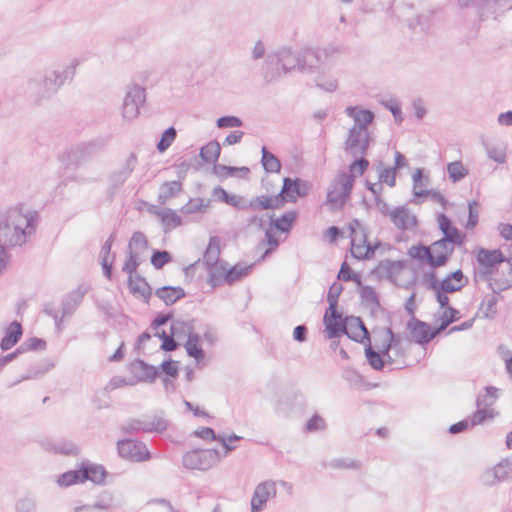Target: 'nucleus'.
<instances>
[{
	"label": "nucleus",
	"mask_w": 512,
	"mask_h": 512,
	"mask_svg": "<svg viewBox=\"0 0 512 512\" xmlns=\"http://www.w3.org/2000/svg\"><path fill=\"white\" fill-rule=\"evenodd\" d=\"M252 268L253 264L242 267L237 263L232 267H229L227 271H224L220 277H216L214 274H211L207 279V283L210 284L212 288L220 287L223 284L232 285L248 276L251 273Z\"/></svg>",
	"instance_id": "nucleus-13"
},
{
	"label": "nucleus",
	"mask_w": 512,
	"mask_h": 512,
	"mask_svg": "<svg viewBox=\"0 0 512 512\" xmlns=\"http://www.w3.org/2000/svg\"><path fill=\"white\" fill-rule=\"evenodd\" d=\"M158 368L159 375L162 372L165 377H170L172 379H177L179 376V362L171 358L163 360Z\"/></svg>",
	"instance_id": "nucleus-52"
},
{
	"label": "nucleus",
	"mask_w": 512,
	"mask_h": 512,
	"mask_svg": "<svg viewBox=\"0 0 512 512\" xmlns=\"http://www.w3.org/2000/svg\"><path fill=\"white\" fill-rule=\"evenodd\" d=\"M453 252L454 248H451L447 253H439V255L435 256L431 253V249L428 246L418 243L409 248L408 255L420 263L428 264L432 269H436L445 266Z\"/></svg>",
	"instance_id": "nucleus-12"
},
{
	"label": "nucleus",
	"mask_w": 512,
	"mask_h": 512,
	"mask_svg": "<svg viewBox=\"0 0 512 512\" xmlns=\"http://www.w3.org/2000/svg\"><path fill=\"white\" fill-rule=\"evenodd\" d=\"M212 195L216 197L218 201L228 204L238 210L248 209L247 202L242 196L231 194L221 186L215 187L212 191Z\"/></svg>",
	"instance_id": "nucleus-29"
},
{
	"label": "nucleus",
	"mask_w": 512,
	"mask_h": 512,
	"mask_svg": "<svg viewBox=\"0 0 512 512\" xmlns=\"http://www.w3.org/2000/svg\"><path fill=\"white\" fill-rule=\"evenodd\" d=\"M177 132L176 129L173 126L168 127L165 129L160 137V140L158 141L156 148L159 152L166 151L171 144L174 142L176 138Z\"/></svg>",
	"instance_id": "nucleus-51"
},
{
	"label": "nucleus",
	"mask_w": 512,
	"mask_h": 512,
	"mask_svg": "<svg viewBox=\"0 0 512 512\" xmlns=\"http://www.w3.org/2000/svg\"><path fill=\"white\" fill-rule=\"evenodd\" d=\"M391 222L403 231L417 226L418 219L416 215H410L409 210L405 206H399L391 210L389 213Z\"/></svg>",
	"instance_id": "nucleus-23"
},
{
	"label": "nucleus",
	"mask_w": 512,
	"mask_h": 512,
	"mask_svg": "<svg viewBox=\"0 0 512 512\" xmlns=\"http://www.w3.org/2000/svg\"><path fill=\"white\" fill-rule=\"evenodd\" d=\"M105 144L106 141L102 138L76 144L65 152L61 160H83L84 158L93 156L97 151L101 150Z\"/></svg>",
	"instance_id": "nucleus-15"
},
{
	"label": "nucleus",
	"mask_w": 512,
	"mask_h": 512,
	"mask_svg": "<svg viewBox=\"0 0 512 512\" xmlns=\"http://www.w3.org/2000/svg\"><path fill=\"white\" fill-rule=\"evenodd\" d=\"M447 172L449 179L453 183H456L468 174V169L463 166V162H448Z\"/></svg>",
	"instance_id": "nucleus-49"
},
{
	"label": "nucleus",
	"mask_w": 512,
	"mask_h": 512,
	"mask_svg": "<svg viewBox=\"0 0 512 512\" xmlns=\"http://www.w3.org/2000/svg\"><path fill=\"white\" fill-rule=\"evenodd\" d=\"M352 192V179L344 174H338L332 189H328L326 204L331 212L343 209Z\"/></svg>",
	"instance_id": "nucleus-7"
},
{
	"label": "nucleus",
	"mask_w": 512,
	"mask_h": 512,
	"mask_svg": "<svg viewBox=\"0 0 512 512\" xmlns=\"http://www.w3.org/2000/svg\"><path fill=\"white\" fill-rule=\"evenodd\" d=\"M285 203V197L281 193L275 196H257L249 203L248 208L251 207L254 210H267L280 208Z\"/></svg>",
	"instance_id": "nucleus-27"
},
{
	"label": "nucleus",
	"mask_w": 512,
	"mask_h": 512,
	"mask_svg": "<svg viewBox=\"0 0 512 512\" xmlns=\"http://www.w3.org/2000/svg\"><path fill=\"white\" fill-rule=\"evenodd\" d=\"M243 125V121L234 115H224L216 120V126L220 129L223 128H238Z\"/></svg>",
	"instance_id": "nucleus-64"
},
{
	"label": "nucleus",
	"mask_w": 512,
	"mask_h": 512,
	"mask_svg": "<svg viewBox=\"0 0 512 512\" xmlns=\"http://www.w3.org/2000/svg\"><path fill=\"white\" fill-rule=\"evenodd\" d=\"M406 329L410 332L411 340L421 346H426L432 341L430 324L415 316L406 323Z\"/></svg>",
	"instance_id": "nucleus-17"
},
{
	"label": "nucleus",
	"mask_w": 512,
	"mask_h": 512,
	"mask_svg": "<svg viewBox=\"0 0 512 512\" xmlns=\"http://www.w3.org/2000/svg\"><path fill=\"white\" fill-rule=\"evenodd\" d=\"M299 213L297 210H290L283 213L280 217H270V227L280 233L288 234L293 229L294 224L298 219Z\"/></svg>",
	"instance_id": "nucleus-26"
},
{
	"label": "nucleus",
	"mask_w": 512,
	"mask_h": 512,
	"mask_svg": "<svg viewBox=\"0 0 512 512\" xmlns=\"http://www.w3.org/2000/svg\"><path fill=\"white\" fill-rule=\"evenodd\" d=\"M408 162H394L393 167H387L380 171L379 181L386 183L390 187L396 184V173L399 169L405 167Z\"/></svg>",
	"instance_id": "nucleus-45"
},
{
	"label": "nucleus",
	"mask_w": 512,
	"mask_h": 512,
	"mask_svg": "<svg viewBox=\"0 0 512 512\" xmlns=\"http://www.w3.org/2000/svg\"><path fill=\"white\" fill-rule=\"evenodd\" d=\"M275 493L276 489L274 482L267 481L258 484L251 498V512H261L266 506L270 495Z\"/></svg>",
	"instance_id": "nucleus-21"
},
{
	"label": "nucleus",
	"mask_w": 512,
	"mask_h": 512,
	"mask_svg": "<svg viewBox=\"0 0 512 512\" xmlns=\"http://www.w3.org/2000/svg\"><path fill=\"white\" fill-rule=\"evenodd\" d=\"M83 483L90 481L95 485H105V479L108 476L106 468L102 464L93 463L89 460H83L79 463Z\"/></svg>",
	"instance_id": "nucleus-18"
},
{
	"label": "nucleus",
	"mask_w": 512,
	"mask_h": 512,
	"mask_svg": "<svg viewBox=\"0 0 512 512\" xmlns=\"http://www.w3.org/2000/svg\"><path fill=\"white\" fill-rule=\"evenodd\" d=\"M136 280L142 283V286L133 283V279L128 277V288L132 294H140L145 303H149L152 296V288L148 281L140 274H136Z\"/></svg>",
	"instance_id": "nucleus-35"
},
{
	"label": "nucleus",
	"mask_w": 512,
	"mask_h": 512,
	"mask_svg": "<svg viewBox=\"0 0 512 512\" xmlns=\"http://www.w3.org/2000/svg\"><path fill=\"white\" fill-rule=\"evenodd\" d=\"M20 345L24 353L28 351H42L47 347L46 341L38 337H30L23 341Z\"/></svg>",
	"instance_id": "nucleus-59"
},
{
	"label": "nucleus",
	"mask_w": 512,
	"mask_h": 512,
	"mask_svg": "<svg viewBox=\"0 0 512 512\" xmlns=\"http://www.w3.org/2000/svg\"><path fill=\"white\" fill-rule=\"evenodd\" d=\"M497 474L499 482L507 481L512 473V460L504 458L492 467Z\"/></svg>",
	"instance_id": "nucleus-50"
},
{
	"label": "nucleus",
	"mask_w": 512,
	"mask_h": 512,
	"mask_svg": "<svg viewBox=\"0 0 512 512\" xmlns=\"http://www.w3.org/2000/svg\"><path fill=\"white\" fill-rule=\"evenodd\" d=\"M330 52L319 47H305L300 51L299 71L306 74L324 75Z\"/></svg>",
	"instance_id": "nucleus-6"
},
{
	"label": "nucleus",
	"mask_w": 512,
	"mask_h": 512,
	"mask_svg": "<svg viewBox=\"0 0 512 512\" xmlns=\"http://www.w3.org/2000/svg\"><path fill=\"white\" fill-rule=\"evenodd\" d=\"M362 242L365 247V252L363 254H357L353 248L351 249V256L356 260H370L374 257L376 250L380 247L381 242L377 241L372 244L367 240V233L363 232L362 234Z\"/></svg>",
	"instance_id": "nucleus-44"
},
{
	"label": "nucleus",
	"mask_w": 512,
	"mask_h": 512,
	"mask_svg": "<svg viewBox=\"0 0 512 512\" xmlns=\"http://www.w3.org/2000/svg\"><path fill=\"white\" fill-rule=\"evenodd\" d=\"M156 214L161 217L162 224L165 227L164 232H168L169 229L176 228L182 224L181 217L171 208L156 211Z\"/></svg>",
	"instance_id": "nucleus-37"
},
{
	"label": "nucleus",
	"mask_w": 512,
	"mask_h": 512,
	"mask_svg": "<svg viewBox=\"0 0 512 512\" xmlns=\"http://www.w3.org/2000/svg\"><path fill=\"white\" fill-rule=\"evenodd\" d=\"M79 63L78 59H73L63 71L45 70L42 76L30 79L25 90L27 99L33 105H40L43 100L51 98L66 81L73 80Z\"/></svg>",
	"instance_id": "nucleus-2"
},
{
	"label": "nucleus",
	"mask_w": 512,
	"mask_h": 512,
	"mask_svg": "<svg viewBox=\"0 0 512 512\" xmlns=\"http://www.w3.org/2000/svg\"><path fill=\"white\" fill-rule=\"evenodd\" d=\"M128 369L139 382L153 383L159 377V368L142 359H135L128 365Z\"/></svg>",
	"instance_id": "nucleus-19"
},
{
	"label": "nucleus",
	"mask_w": 512,
	"mask_h": 512,
	"mask_svg": "<svg viewBox=\"0 0 512 512\" xmlns=\"http://www.w3.org/2000/svg\"><path fill=\"white\" fill-rule=\"evenodd\" d=\"M364 354L370 367L376 371H383L385 361L383 360L379 350L372 347L371 339L364 343Z\"/></svg>",
	"instance_id": "nucleus-36"
},
{
	"label": "nucleus",
	"mask_w": 512,
	"mask_h": 512,
	"mask_svg": "<svg viewBox=\"0 0 512 512\" xmlns=\"http://www.w3.org/2000/svg\"><path fill=\"white\" fill-rule=\"evenodd\" d=\"M22 222L21 208H10L0 214V242L8 248L25 244L27 232L22 228Z\"/></svg>",
	"instance_id": "nucleus-3"
},
{
	"label": "nucleus",
	"mask_w": 512,
	"mask_h": 512,
	"mask_svg": "<svg viewBox=\"0 0 512 512\" xmlns=\"http://www.w3.org/2000/svg\"><path fill=\"white\" fill-rule=\"evenodd\" d=\"M512 0H458L461 8H474L480 21L491 15L510 10Z\"/></svg>",
	"instance_id": "nucleus-8"
},
{
	"label": "nucleus",
	"mask_w": 512,
	"mask_h": 512,
	"mask_svg": "<svg viewBox=\"0 0 512 512\" xmlns=\"http://www.w3.org/2000/svg\"><path fill=\"white\" fill-rule=\"evenodd\" d=\"M390 153L391 149L388 143H377L374 138L373 144L367 148V157H372L373 160H384L389 157Z\"/></svg>",
	"instance_id": "nucleus-42"
},
{
	"label": "nucleus",
	"mask_w": 512,
	"mask_h": 512,
	"mask_svg": "<svg viewBox=\"0 0 512 512\" xmlns=\"http://www.w3.org/2000/svg\"><path fill=\"white\" fill-rule=\"evenodd\" d=\"M265 245H268V248L264 251L261 257L257 260L258 262L264 261L269 255H271L279 246V240L274 236L271 230L267 229L265 231V239L261 240L257 244V248L261 249Z\"/></svg>",
	"instance_id": "nucleus-41"
},
{
	"label": "nucleus",
	"mask_w": 512,
	"mask_h": 512,
	"mask_svg": "<svg viewBox=\"0 0 512 512\" xmlns=\"http://www.w3.org/2000/svg\"><path fill=\"white\" fill-rule=\"evenodd\" d=\"M222 454L217 449H192L182 456V465L190 470L206 471L221 461Z\"/></svg>",
	"instance_id": "nucleus-5"
},
{
	"label": "nucleus",
	"mask_w": 512,
	"mask_h": 512,
	"mask_svg": "<svg viewBox=\"0 0 512 512\" xmlns=\"http://www.w3.org/2000/svg\"><path fill=\"white\" fill-rule=\"evenodd\" d=\"M221 154V145L217 140H211L202 146L197 155L189 157L188 160H219ZM184 155L179 160H185Z\"/></svg>",
	"instance_id": "nucleus-30"
},
{
	"label": "nucleus",
	"mask_w": 512,
	"mask_h": 512,
	"mask_svg": "<svg viewBox=\"0 0 512 512\" xmlns=\"http://www.w3.org/2000/svg\"><path fill=\"white\" fill-rule=\"evenodd\" d=\"M479 274L488 282H492L491 275L504 263V253L500 249H487L480 247L476 254Z\"/></svg>",
	"instance_id": "nucleus-9"
},
{
	"label": "nucleus",
	"mask_w": 512,
	"mask_h": 512,
	"mask_svg": "<svg viewBox=\"0 0 512 512\" xmlns=\"http://www.w3.org/2000/svg\"><path fill=\"white\" fill-rule=\"evenodd\" d=\"M344 287L338 282H334L329 287L327 293L328 307L323 316V324L325 326V336L327 339L339 338L345 330V323L340 322L341 312L338 310L339 296Z\"/></svg>",
	"instance_id": "nucleus-4"
},
{
	"label": "nucleus",
	"mask_w": 512,
	"mask_h": 512,
	"mask_svg": "<svg viewBox=\"0 0 512 512\" xmlns=\"http://www.w3.org/2000/svg\"><path fill=\"white\" fill-rule=\"evenodd\" d=\"M146 101V90L138 84H133L127 88L123 104L122 117L124 120L131 121L138 117L140 106Z\"/></svg>",
	"instance_id": "nucleus-11"
},
{
	"label": "nucleus",
	"mask_w": 512,
	"mask_h": 512,
	"mask_svg": "<svg viewBox=\"0 0 512 512\" xmlns=\"http://www.w3.org/2000/svg\"><path fill=\"white\" fill-rule=\"evenodd\" d=\"M279 58L282 71L284 74L290 73L292 70L297 69L299 71L300 65V52L297 54L289 47H282L275 51Z\"/></svg>",
	"instance_id": "nucleus-25"
},
{
	"label": "nucleus",
	"mask_w": 512,
	"mask_h": 512,
	"mask_svg": "<svg viewBox=\"0 0 512 512\" xmlns=\"http://www.w3.org/2000/svg\"><path fill=\"white\" fill-rule=\"evenodd\" d=\"M160 414L161 415H154L151 421H147L148 429H146V433L161 434L167 430L169 422L164 418L163 411H161Z\"/></svg>",
	"instance_id": "nucleus-48"
},
{
	"label": "nucleus",
	"mask_w": 512,
	"mask_h": 512,
	"mask_svg": "<svg viewBox=\"0 0 512 512\" xmlns=\"http://www.w3.org/2000/svg\"><path fill=\"white\" fill-rule=\"evenodd\" d=\"M339 321L345 323V330L341 336L346 335L354 342L363 344L371 339L370 332L361 317L346 316L343 318V314L341 313V320Z\"/></svg>",
	"instance_id": "nucleus-14"
},
{
	"label": "nucleus",
	"mask_w": 512,
	"mask_h": 512,
	"mask_svg": "<svg viewBox=\"0 0 512 512\" xmlns=\"http://www.w3.org/2000/svg\"><path fill=\"white\" fill-rule=\"evenodd\" d=\"M89 287L80 284L76 289L66 294L62 299V317L71 316L78 306L82 303L84 296L88 292Z\"/></svg>",
	"instance_id": "nucleus-20"
},
{
	"label": "nucleus",
	"mask_w": 512,
	"mask_h": 512,
	"mask_svg": "<svg viewBox=\"0 0 512 512\" xmlns=\"http://www.w3.org/2000/svg\"><path fill=\"white\" fill-rule=\"evenodd\" d=\"M479 203L476 200H472L468 203V220L465 224L467 230L475 228L479 221Z\"/></svg>",
	"instance_id": "nucleus-61"
},
{
	"label": "nucleus",
	"mask_w": 512,
	"mask_h": 512,
	"mask_svg": "<svg viewBox=\"0 0 512 512\" xmlns=\"http://www.w3.org/2000/svg\"><path fill=\"white\" fill-rule=\"evenodd\" d=\"M200 341L201 337L199 334L190 332L189 338L184 344L187 355L194 358L197 364H200L205 359V351L202 349Z\"/></svg>",
	"instance_id": "nucleus-31"
},
{
	"label": "nucleus",
	"mask_w": 512,
	"mask_h": 512,
	"mask_svg": "<svg viewBox=\"0 0 512 512\" xmlns=\"http://www.w3.org/2000/svg\"><path fill=\"white\" fill-rule=\"evenodd\" d=\"M370 162H351L349 165V171H341L338 174H344L346 177H351L352 186L354 185L355 178L362 176L368 169Z\"/></svg>",
	"instance_id": "nucleus-56"
},
{
	"label": "nucleus",
	"mask_w": 512,
	"mask_h": 512,
	"mask_svg": "<svg viewBox=\"0 0 512 512\" xmlns=\"http://www.w3.org/2000/svg\"><path fill=\"white\" fill-rule=\"evenodd\" d=\"M488 287L492 290V294L491 295H487L483 301H482V305H486V311L484 313V316L486 318H494L495 314L497 313V310H496V304H497V301H498V298H497V294H498V291H496L495 287L493 286V283L492 282H489L488 283Z\"/></svg>",
	"instance_id": "nucleus-47"
},
{
	"label": "nucleus",
	"mask_w": 512,
	"mask_h": 512,
	"mask_svg": "<svg viewBox=\"0 0 512 512\" xmlns=\"http://www.w3.org/2000/svg\"><path fill=\"white\" fill-rule=\"evenodd\" d=\"M134 167L130 166V162H127V164L120 169L117 172H113L109 177V182L113 184L114 186H117L120 188L124 182L128 179L130 174L132 173Z\"/></svg>",
	"instance_id": "nucleus-53"
},
{
	"label": "nucleus",
	"mask_w": 512,
	"mask_h": 512,
	"mask_svg": "<svg viewBox=\"0 0 512 512\" xmlns=\"http://www.w3.org/2000/svg\"><path fill=\"white\" fill-rule=\"evenodd\" d=\"M140 264H141L140 254L138 252L129 250V257L125 261V263L122 267V271L126 272L129 275L128 277L132 278L133 274H135V275L137 274L136 273L137 268L139 267Z\"/></svg>",
	"instance_id": "nucleus-54"
},
{
	"label": "nucleus",
	"mask_w": 512,
	"mask_h": 512,
	"mask_svg": "<svg viewBox=\"0 0 512 512\" xmlns=\"http://www.w3.org/2000/svg\"><path fill=\"white\" fill-rule=\"evenodd\" d=\"M465 241L466 234L455 226L443 233L440 244L442 245L443 243H446L455 248V246H462Z\"/></svg>",
	"instance_id": "nucleus-43"
},
{
	"label": "nucleus",
	"mask_w": 512,
	"mask_h": 512,
	"mask_svg": "<svg viewBox=\"0 0 512 512\" xmlns=\"http://www.w3.org/2000/svg\"><path fill=\"white\" fill-rule=\"evenodd\" d=\"M309 188V183L301 178L285 177L280 193L285 197V202L295 203L298 197H304L308 194Z\"/></svg>",
	"instance_id": "nucleus-16"
},
{
	"label": "nucleus",
	"mask_w": 512,
	"mask_h": 512,
	"mask_svg": "<svg viewBox=\"0 0 512 512\" xmlns=\"http://www.w3.org/2000/svg\"><path fill=\"white\" fill-rule=\"evenodd\" d=\"M489 160H505L506 145L492 139H482Z\"/></svg>",
	"instance_id": "nucleus-34"
},
{
	"label": "nucleus",
	"mask_w": 512,
	"mask_h": 512,
	"mask_svg": "<svg viewBox=\"0 0 512 512\" xmlns=\"http://www.w3.org/2000/svg\"><path fill=\"white\" fill-rule=\"evenodd\" d=\"M148 429L147 421H142L139 419H129L124 425L121 427V431L124 434H132L138 432H145Z\"/></svg>",
	"instance_id": "nucleus-58"
},
{
	"label": "nucleus",
	"mask_w": 512,
	"mask_h": 512,
	"mask_svg": "<svg viewBox=\"0 0 512 512\" xmlns=\"http://www.w3.org/2000/svg\"><path fill=\"white\" fill-rule=\"evenodd\" d=\"M23 327L17 320L12 321L5 329L4 336L0 340V349L4 351L10 350L22 338Z\"/></svg>",
	"instance_id": "nucleus-24"
},
{
	"label": "nucleus",
	"mask_w": 512,
	"mask_h": 512,
	"mask_svg": "<svg viewBox=\"0 0 512 512\" xmlns=\"http://www.w3.org/2000/svg\"><path fill=\"white\" fill-rule=\"evenodd\" d=\"M423 196H430L433 201L439 203L444 209L448 205V200L445 198V196L443 194H441L437 190L420 189L419 191H415V199L423 197Z\"/></svg>",
	"instance_id": "nucleus-60"
},
{
	"label": "nucleus",
	"mask_w": 512,
	"mask_h": 512,
	"mask_svg": "<svg viewBox=\"0 0 512 512\" xmlns=\"http://www.w3.org/2000/svg\"><path fill=\"white\" fill-rule=\"evenodd\" d=\"M155 296L161 299L166 306H172L186 296L185 290L180 286L165 285L155 290Z\"/></svg>",
	"instance_id": "nucleus-28"
},
{
	"label": "nucleus",
	"mask_w": 512,
	"mask_h": 512,
	"mask_svg": "<svg viewBox=\"0 0 512 512\" xmlns=\"http://www.w3.org/2000/svg\"><path fill=\"white\" fill-rule=\"evenodd\" d=\"M208 203L204 204L203 198H194L190 199L182 208L181 212L184 214H194L197 212H202Z\"/></svg>",
	"instance_id": "nucleus-63"
},
{
	"label": "nucleus",
	"mask_w": 512,
	"mask_h": 512,
	"mask_svg": "<svg viewBox=\"0 0 512 512\" xmlns=\"http://www.w3.org/2000/svg\"><path fill=\"white\" fill-rule=\"evenodd\" d=\"M50 449L57 454L63 455H76L78 453V448L72 442L66 440L52 443Z\"/></svg>",
	"instance_id": "nucleus-57"
},
{
	"label": "nucleus",
	"mask_w": 512,
	"mask_h": 512,
	"mask_svg": "<svg viewBox=\"0 0 512 512\" xmlns=\"http://www.w3.org/2000/svg\"><path fill=\"white\" fill-rule=\"evenodd\" d=\"M148 247V240L144 233L140 231H136L132 234V237L130 238L128 249L130 251L135 250H142L144 251Z\"/></svg>",
	"instance_id": "nucleus-62"
},
{
	"label": "nucleus",
	"mask_w": 512,
	"mask_h": 512,
	"mask_svg": "<svg viewBox=\"0 0 512 512\" xmlns=\"http://www.w3.org/2000/svg\"><path fill=\"white\" fill-rule=\"evenodd\" d=\"M173 261L172 254L167 250L153 249L150 262L156 270L162 269Z\"/></svg>",
	"instance_id": "nucleus-46"
},
{
	"label": "nucleus",
	"mask_w": 512,
	"mask_h": 512,
	"mask_svg": "<svg viewBox=\"0 0 512 512\" xmlns=\"http://www.w3.org/2000/svg\"><path fill=\"white\" fill-rule=\"evenodd\" d=\"M262 75L263 80L267 85L279 80L285 75L275 51L268 53L262 67Z\"/></svg>",
	"instance_id": "nucleus-22"
},
{
	"label": "nucleus",
	"mask_w": 512,
	"mask_h": 512,
	"mask_svg": "<svg viewBox=\"0 0 512 512\" xmlns=\"http://www.w3.org/2000/svg\"><path fill=\"white\" fill-rule=\"evenodd\" d=\"M22 219V228H25L27 235H29L35 231L36 226L38 225L40 220V215L36 210L28 211L27 214H24L22 212Z\"/></svg>",
	"instance_id": "nucleus-55"
},
{
	"label": "nucleus",
	"mask_w": 512,
	"mask_h": 512,
	"mask_svg": "<svg viewBox=\"0 0 512 512\" xmlns=\"http://www.w3.org/2000/svg\"><path fill=\"white\" fill-rule=\"evenodd\" d=\"M345 114L353 119L354 125L349 129L344 149L352 160H367V148L373 144V136L368 128L375 114L359 105L346 107Z\"/></svg>",
	"instance_id": "nucleus-1"
},
{
	"label": "nucleus",
	"mask_w": 512,
	"mask_h": 512,
	"mask_svg": "<svg viewBox=\"0 0 512 512\" xmlns=\"http://www.w3.org/2000/svg\"><path fill=\"white\" fill-rule=\"evenodd\" d=\"M405 261L403 260H382L379 264L371 271V274H374L378 270L385 272L386 278L390 281H395L396 275L400 273L401 270L405 268Z\"/></svg>",
	"instance_id": "nucleus-32"
},
{
	"label": "nucleus",
	"mask_w": 512,
	"mask_h": 512,
	"mask_svg": "<svg viewBox=\"0 0 512 512\" xmlns=\"http://www.w3.org/2000/svg\"><path fill=\"white\" fill-rule=\"evenodd\" d=\"M117 451L121 458L131 462H143L152 458L151 452L142 441L124 438L117 441Z\"/></svg>",
	"instance_id": "nucleus-10"
},
{
	"label": "nucleus",
	"mask_w": 512,
	"mask_h": 512,
	"mask_svg": "<svg viewBox=\"0 0 512 512\" xmlns=\"http://www.w3.org/2000/svg\"><path fill=\"white\" fill-rule=\"evenodd\" d=\"M80 465L78 464L75 469L62 473L57 480L61 487H69L75 484L83 483Z\"/></svg>",
	"instance_id": "nucleus-39"
},
{
	"label": "nucleus",
	"mask_w": 512,
	"mask_h": 512,
	"mask_svg": "<svg viewBox=\"0 0 512 512\" xmlns=\"http://www.w3.org/2000/svg\"><path fill=\"white\" fill-rule=\"evenodd\" d=\"M220 238L218 236H211L208 246L203 254V264L208 270L211 265H215L220 258Z\"/></svg>",
	"instance_id": "nucleus-33"
},
{
	"label": "nucleus",
	"mask_w": 512,
	"mask_h": 512,
	"mask_svg": "<svg viewBox=\"0 0 512 512\" xmlns=\"http://www.w3.org/2000/svg\"><path fill=\"white\" fill-rule=\"evenodd\" d=\"M439 12V9H431L425 14L417 15V17L413 20H409L408 26L409 28L415 30L416 27H419L422 32H426L430 29L432 25V17Z\"/></svg>",
	"instance_id": "nucleus-38"
},
{
	"label": "nucleus",
	"mask_w": 512,
	"mask_h": 512,
	"mask_svg": "<svg viewBox=\"0 0 512 512\" xmlns=\"http://www.w3.org/2000/svg\"><path fill=\"white\" fill-rule=\"evenodd\" d=\"M182 190V183L180 181H166L161 185L158 200L164 204L169 198L175 196Z\"/></svg>",
	"instance_id": "nucleus-40"
}]
</instances>
